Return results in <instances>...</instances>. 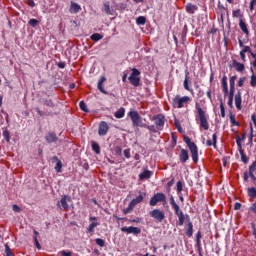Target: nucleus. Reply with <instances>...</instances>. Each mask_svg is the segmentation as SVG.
I'll use <instances>...</instances> for the list:
<instances>
[{
  "label": "nucleus",
  "instance_id": "7c9ffc66",
  "mask_svg": "<svg viewBox=\"0 0 256 256\" xmlns=\"http://www.w3.org/2000/svg\"><path fill=\"white\" fill-rule=\"evenodd\" d=\"M232 17L238 18V19H243V14L241 13V9L233 10L232 11Z\"/></svg>",
  "mask_w": 256,
  "mask_h": 256
},
{
  "label": "nucleus",
  "instance_id": "a878e982",
  "mask_svg": "<svg viewBox=\"0 0 256 256\" xmlns=\"http://www.w3.org/2000/svg\"><path fill=\"white\" fill-rule=\"evenodd\" d=\"M212 140H207L206 141V145L207 147H211V145H213V147H215V149L217 148V133H214L212 136Z\"/></svg>",
  "mask_w": 256,
  "mask_h": 256
},
{
  "label": "nucleus",
  "instance_id": "2eb2a0df",
  "mask_svg": "<svg viewBox=\"0 0 256 256\" xmlns=\"http://www.w3.org/2000/svg\"><path fill=\"white\" fill-rule=\"evenodd\" d=\"M232 67H234L238 73H243L245 71V64L240 63L237 60H232Z\"/></svg>",
  "mask_w": 256,
  "mask_h": 256
},
{
  "label": "nucleus",
  "instance_id": "20e7f679",
  "mask_svg": "<svg viewBox=\"0 0 256 256\" xmlns=\"http://www.w3.org/2000/svg\"><path fill=\"white\" fill-rule=\"evenodd\" d=\"M184 141L187 144V146L189 147L193 163H198L199 162V148H197V144H195V142H192L189 137H185Z\"/></svg>",
  "mask_w": 256,
  "mask_h": 256
},
{
  "label": "nucleus",
  "instance_id": "58836bf2",
  "mask_svg": "<svg viewBox=\"0 0 256 256\" xmlns=\"http://www.w3.org/2000/svg\"><path fill=\"white\" fill-rule=\"evenodd\" d=\"M5 255L6 256H15L13 250L9 247V244H5Z\"/></svg>",
  "mask_w": 256,
  "mask_h": 256
},
{
  "label": "nucleus",
  "instance_id": "de8ad7c7",
  "mask_svg": "<svg viewBox=\"0 0 256 256\" xmlns=\"http://www.w3.org/2000/svg\"><path fill=\"white\" fill-rule=\"evenodd\" d=\"M104 13H105L106 15H111V6H109L108 3H105V4H104Z\"/></svg>",
  "mask_w": 256,
  "mask_h": 256
},
{
  "label": "nucleus",
  "instance_id": "393cba45",
  "mask_svg": "<svg viewBox=\"0 0 256 256\" xmlns=\"http://www.w3.org/2000/svg\"><path fill=\"white\" fill-rule=\"evenodd\" d=\"M184 89L186 91H189L191 93V95H194L195 92L193 91V89H191L189 87V73L187 72L186 75H185V80H184Z\"/></svg>",
  "mask_w": 256,
  "mask_h": 256
},
{
  "label": "nucleus",
  "instance_id": "c85d7f7f",
  "mask_svg": "<svg viewBox=\"0 0 256 256\" xmlns=\"http://www.w3.org/2000/svg\"><path fill=\"white\" fill-rule=\"evenodd\" d=\"M114 117H116V119H123V117H125V108L121 107L118 109L115 112Z\"/></svg>",
  "mask_w": 256,
  "mask_h": 256
},
{
  "label": "nucleus",
  "instance_id": "603ef678",
  "mask_svg": "<svg viewBox=\"0 0 256 256\" xmlns=\"http://www.w3.org/2000/svg\"><path fill=\"white\" fill-rule=\"evenodd\" d=\"M250 85H251V87H256V76H255V74H253L251 76Z\"/></svg>",
  "mask_w": 256,
  "mask_h": 256
},
{
  "label": "nucleus",
  "instance_id": "2f4dec72",
  "mask_svg": "<svg viewBox=\"0 0 256 256\" xmlns=\"http://www.w3.org/2000/svg\"><path fill=\"white\" fill-rule=\"evenodd\" d=\"M239 153L241 155V161L244 162L245 164L249 163V158L245 154V151H243V149H240Z\"/></svg>",
  "mask_w": 256,
  "mask_h": 256
},
{
  "label": "nucleus",
  "instance_id": "69168bd1",
  "mask_svg": "<svg viewBox=\"0 0 256 256\" xmlns=\"http://www.w3.org/2000/svg\"><path fill=\"white\" fill-rule=\"evenodd\" d=\"M3 137L6 139V141H9V131H3Z\"/></svg>",
  "mask_w": 256,
  "mask_h": 256
},
{
  "label": "nucleus",
  "instance_id": "5fc2aeb1",
  "mask_svg": "<svg viewBox=\"0 0 256 256\" xmlns=\"http://www.w3.org/2000/svg\"><path fill=\"white\" fill-rule=\"evenodd\" d=\"M114 151H115L116 155H121L123 149L121 148V146H116L114 148Z\"/></svg>",
  "mask_w": 256,
  "mask_h": 256
},
{
  "label": "nucleus",
  "instance_id": "0eeeda50",
  "mask_svg": "<svg viewBox=\"0 0 256 256\" xmlns=\"http://www.w3.org/2000/svg\"><path fill=\"white\" fill-rule=\"evenodd\" d=\"M128 81L133 87H139L141 85V71L137 68H133L132 73L128 77Z\"/></svg>",
  "mask_w": 256,
  "mask_h": 256
},
{
  "label": "nucleus",
  "instance_id": "e2e57ef3",
  "mask_svg": "<svg viewBox=\"0 0 256 256\" xmlns=\"http://www.w3.org/2000/svg\"><path fill=\"white\" fill-rule=\"evenodd\" d=\"M60 255H62V256H71V255H73V253L67 252V251H65V250H62V251L60 252Z\"/></svg>",
  "mask_w": 256,
  "mask_h": 256
},
{
  "label": "nucleus",
  "instance_id": "49530a36",
  "mask_svg": "<svg viewBox=\"0 0 256 256\" xmlns=\"http://www.w3.org/2000/svg\"><path fill=\"white\" fill-rule=\"evenodd\" d=\"M95 243L96 245H98L99 247H105V240L101 239V238H96L95 239Z\"/></svg>",
  "mask_w": 256,
  "mask_h": 256
},
{
  "label": "nucleus",
  "instance_id": "680f3d73",
  "mask_svg": "<svg viewBox=\"0 0 256 256\" xmlns=\"http://www.w3.org/2000/svg\"><path fill=\"white\" fill-rule=\"evenodd\" d=\"M34 243L37 249H41V244L39 243V240L37 239V236L34 237Z\"/></svg>",
  "mask_w": 256,
  "mask_h": 256
},
{
  "label": "nucleus",
  "instance_id": "79ce46f5",
  "mask_svg": "<svg viewBox=\"0 0 256 256\" xmlns=\"http://www.w3.org/2000/svg\"><path fill=\"white\" fill-rule=\"evenodd\" d=\"M248 195L249 197H252V199H255L256 197V188L252 187L248 189Z\"/></svg>",
  "mask_w": 256,
  "mask_h": 256
},
{
  "label": "nucleus",
  "instance_id": "37998d69",
  "mask_svg": "<svg viewBox=\"0 0 256 256\" xmlns=\"http://www.w3.org/2000/svg\"><path fill=\"white\" fill-rule=\"evenodd\" d=\"M28 25H30V27H37V25H39V20L32 18L28 21Z\"/></svg>",
  "mask_w": 256,
  "mask_h": 256
},
{
  "label": "nucleus",
  "instance_id": "4468645a",
  "mask_svg": "<svg viewBox=\"0 0 256 256\" xmlns=\"http://www.w3.org/2000/svg\"><path fill=\"white\" fill-rule=\"evenodd\" d=\"M109 131V125L107 124V122L102 121L99 124V128H98V134L100 136H105L106 133H108Z\"/></svg>",
  "mask_w": 256,
  "mask_h": 256
},
{
  "label": "nucleus",
  "instance_id": "aec40b11",
  "mask_svg": "<svg viewBox=\"0 0 256 256\" xmlns=\"http://www.w3.org/2000/svg\"><path fill=\"white\" fill-rule=\"evenodd\" d=\"M52 162H56L55 171L57 173H61V169H63V163L61 162V160H59V157L53 156Z\"/></svg>",
  "mask_w": 256,
  "mask_h": 256
},
{
  "label": "nucleus",
  "instance_id": "423d86ee",
  "mask_svg": "<svg viewBox=\"0 0 256 256\" xmlns=\"http://www.w3.org/2000/svg\"><path fill=\"white\" fill-rule=\"evenodd\" d=\"M128 117H130L132 121L133 127H142L144 129H147V124L143 123V118L137 111H130L128 113Z\"/></svg>",
  "mask_w": 256,
  "mask_h": 256
},
{
  "label": "nucleus",
  "instance_id": "b1692460",
  "mask_svg": "<svg viewBox=\"0 0 256 256\" xmlns=\"http://www.w3.org/2000/svg\"><path fill=\"white\" fill-rule=\"evenodd\" d=\"M107 81V78L105 76H101L99 81H98V89L104 94L107 95V92L105 91V88L103 87V83Z\"/></svg>",
  "mask_w": 256,
  "mask_h": 256
},
{
  "label": "nucleus",
  "instance_id": "f03ea898",
  "mask_svg": "<svg viewBox=\"0 0 256 256\" xmlns=\"http://www.w3.org/2000/svg\"><path fill=\"white\" fill-rule=\"evenodd\" d=\"M151 121H154V125H147L146 129L150 131V133H159V131H163L165 127V115L156 114L152 117Z\"/></svg>",
  "mask_w": 256,
  "mask_h": 256
},
{
  "label": "nucleus",
  "instance_id": "13d9d810",
  "mask_svg": "<svg viewBox=\"0 0 256 256\" xmlns=\"http://www.w3.org/2000/svg\"><path fill=\"white\" fill-rule=\"evenodd\" d=\"M142 219L139 217H136L134 219L129 220V223H141Z\"/></svg>",
  "mask_w": 256,
  "mask_h": 256
},
{
  "label": "nucleus",
  "instance_id": "4c0bfd02",
  "mask_svg": "<svg viewBox=\"0 0 256 256\" xmlns=\"http://www.w3.org/2000/svg\"><path fill=\"white\" fill-rule=\"evenodd\" d=\"M136 23L137 25H145V23H147V18H145L144 16H139L136 19Z\"/></svg>",
  "mask_w": 256,
  "mask_h": 256
},
{
  "label": "nucleus",
  "instance_id": "052dcab7",
  "mask_svg": "<svg viewBox=\"0 0 256 256\" xmlns=\"http://www.w3.org/2000/svg\"><path fill=\"white\" fill-rule=\"evenodd\" d=\"M238 43H239V47H241V49H245V47H250V46H245V42L241 39H238Z\"/></svg>",
  "mask_w": 256,
  "mask_h": 256
},
{
  "label": "nucleus",
  "instance_id": "6e6d98bb",
  "mask_svg": "<svg viewBox=\"0 0 256 256\" xmlns=\"http://www.w3.org/2000/svg\"><path fill=\"white\" fill-rule=\"evenodd\" d=\"M12 209L15 213H21V208L17 204H14Z\"/></svg>",
  "mask_w": 256,
  "mask_h": 256
},
{
  "label": "nucleus",
  "instance_id": "bf43d9fd",
  "mask_svg": "<svg viewBox=\"0 0 256 256\" xmlns=\"http://www.w3.org/2000/svg\"><path fill=\"white\" fill-rule=\"evenodd\" d=\"M221 117H225V106L223 103L220 104Z\"/></svg>",
  "mask_w": 256,
  "mask_h": 256
},
{
  "label": "nucleus",
  "instance_id": "3c124183",
  "mask_svg": "<svg viewBox=\"0 0 256 256\" xmlns=\"http://www.w3.org/2000/svg\"><path fill=\"white\" fill-rule=\"evenodd\" d=\"M235 81H237V76L235 75V76H232L231 78H230V87L231 88H235Z\"/></svg>",
  "mask_w": 256,
  "mask_h": 256
},
{
  "label": "nucleus",
  "instance_id": "774afa93",
  "mask_svg": "<svg viewBox=\"0 0 256 256\" xmlns=\"http://www.w3.org/2000/svg\"><path fill=\"white\" fill-rule=\"evenodd\" d=\"M29 7H35V1L34 0H28Z\"/></svg>",
  "mask_w": 256,
  "mask_h": 256
},
{
  "label": "nucleus",
  "instance_id": "09e8293b",
  "mask_svg": "<svg viewBox=\"0 0 256 256\" xmlns=\"http://www.w3.org/2000/svg\"><path fill=\"white\" fill-rule=\"evenodd\" d=\"M245 81H247V77H241L239 80H238V87H243V85H245Z\"/></svg>",
  "mask_w": 256,
  "mask_h": 256
},
{
  "label": "nucleus",
  "instance_id": "4d7b16f0",
  "mask_svg": "<svg viewBox=\"0 0 256 256\" xmlns=\"http://www.w3.org/2000/svg\"><path fill=\"white\" fill-rule=\"evenodd\" d=\"M256 6V0H251L250 2V11H254Z\"/></svg>",
  "mask_w": 256,
  "mask_h": 256
},
{
  "label": "nucleus",
  "instance_id": "f257e3e1",
  "mask_svg": "<svg viewBox=\"0 0 256 256\" xmlns=\"http://www.w3.org/2000/svg\"><path fill=\"white\" fill-rule=\"evenodd\" d=\"M195 109L197 113L196 121L199 128L203 129L204 131H209V114H207V111L201 108V104H199V102L195 103Z\"/></svg>",
  "mask_w": 256,
  "mask_h": 256
},
{
  "label": "nucleus",
  "instance_id": "bb28decb",
  "mask_svg": "<svg viewBox=\"0 0 256 256\" xmlns=\"http://www.w3.org/2000/svg\"><path fill=\"white\" fill-rule=\"evenodd\" d=\"M81 6L75 2H71L70 13H79Z\"/></svg>",
  "mask_w": 256,
  "mask_h": 256
},
{
  "label": "nucleus",
  "instance_id": "c03bdc74",
  "mask_svg": "<svg viewBox=\"0 0 256 256\" xmlns=\"http://www.w3.org/2000/svg\"><path fill=\"white\" fill-rule=\"evenodd\" d=\"M241 141H243L241 136L237 135L236 136V143H237V146H238V151L243 149V145L241 144Z\"/></svg>",
  "mask_w": 256,
  "mask_h": 256
},
{
  "label": "nucleus",
  "instance_id": "473e14b6",
  "mask_svg": "<svg viewBox=\"0 0 256 256\" xmlns=\"http://www.w3.org/2000/svg\"><path fill=\"white\" fill-rule=\"evenodd\" d=\"M95 227H99L98 222H92L87 228V233H93V231H95Z\"/></svg>",
  "mask_w": 256,
  "mask_h": 256
},
{
  "label": "nucleus",
  "instance_id": "1a4fd4ad",
  "mask_svg": "<svg viewBox=\"0 0 256 256\" xmlns=\"http://www.w3.org/2000/svg\"><path fill=\"white\" fill-rule=\"evenodd\" d=\"M157 203H163V205L167 204V196L163 193L155 194L150 200V205L151 207H155Z\"/></svg>",
  "mask_w": 256,
  "mask_h": 256
},
{
  "label": "nucleus",
  "instance_id": "c9c22d12",
  "mask_svg": "<svg viewBox=\"0 0 256 256\" xmlns=\"http://www.w3.org/2000/svg\"><path fill=\"white\" fill-rule=\"evenodd\" d=\"M230 123L234 126V127H239L241 124L235 119V115L230 114Z\"/></svg>",
  "mask_w": 256,
  "mask_h": 256
},
{
  "label": "nucleus",
  "instance_id": "c756f323",
  "mask_svg": "<svg viewBox=\"0 0 256 256\" xmlns=\"http://www.w3.org/2000/svg\"><path fill=\"white\" fill-rule=\"evenodd\" d=\"M91 145L92 151H94L96 155H99L101 153V146H99L95 141H92Z\"/></svg>",
  "mask_w": 256,
  "mask_h": 256
},
{
  "label": "nucleus",
  "instance_id": "f8f14e48",
  "mask_svg": "<svg viewBox=\"0 0 256 256\" xmlns=\"http://www.w3.org/2000/svg\"><path fill=\"white\" fill-rule=\"evenodd\" d=\"M122 233H127L128 235H140L141 233V228L135 227V226H130V227H122L121 228Z\"/></svg>",
  "mask_w": 256,
  "mask_h": 256
},
{
  "label": "nucleus",
  "instance_id": "f3484780",
  "mask_svg": "<svg viewBox=\"0 0 256 256\" xmlns=\"http://www.w3.org/2000/svg\"><path fill=\"white\" fill-rule=\"evenodd\" d=\"M245 53H249L251 55L253 53L251 47H244V49L240 51V59L243 63L247 61V56L245 55Z\"/></svg>",
  "mask_w": 256,
  "mask_h": 256
},
{
  "label": "nucleus",
  "instance_id": "4be33fe9",
  "mask_svg": "<svg viewBox=\"0 0 256 256\" xmlns=\"http://www.w3.org/2000/svg\"><path fill=\"white\" fill-rule=\"evenodd\" d=\"M242 99H241V91H238L237 94L235 95V106L238 111H241L243 107L241 106Z\"/></svg>",
  "mask_w": 256,
  "mask_h": 256
},
{
  "label": "nucleus",
  "instance_id": "dca6fc26",
  "mask_svg": "<svg viewBox=\"0 0 256 256\" xmlns=\"http://www.w3.org/2000/svg\"><path fill=\"white\" fill-rule=\"evenodd\" d=\"M179 159L181 163H187V161H189V151L181 149Z\"/></svg>",
  "mask_w": 256,
  "mask_h": 256
},
{
  "label": "nucleus",
  "instance_id": "5701e85b",
  "mask_svg": "<svg viewBox=\"0 0 256 256\" xmlns=\"http://www.w3.org/2000/svg\"><path fill=\"white\" fill-rule=\"evenodd\" d=\"M186 9V13H189L190 15H193L195 13V11H197V9H199V7H197V5L192 4V3H188L185 6Z\"/></svg>",
  "mask_w": 256,
  "mask_h": 256
},
{
  "label": "nucleus",
  "instance_id": "7ed1b4c3",
  "mask_svg": "<svg viewBox=\"0 0 256 256\" xmlns=\"http://www.w3.org/2000/svg\"><path fill=\"white\" fill-rule=\"evenodd\" d=\"M189 103H191V97L189 96L176 95L172 99L173 109H183L185 107H189Z\"/></svg>",
  "mask_w": 256,
  "mask_h": 256
},
{
  "label": "nucleus",
  "instance_id": "e433bc0d",
  "mask_svg": "<svg viewBox=\"0 0 256 256\" xmlns=\"http://www.w3.org/2000/svg\"><path fill=\"white\" fill-rule=\"evenodd\" d=\"M90 39L92 41H101V39H103V35H101L99 33H94L91 35Z\"/></svg>",
  "mask_w": 256,
  "mask_h": 256
},
{
  "label": "nucleus",
  "instance_id": "ea45409f",
  "mask_svg": "<svg viewBox=\"0 0 256 256\" xmlns=\"http://www.w3.org/2000/svg\"><path fill=\"white\" fill-rule=\"evenodd\" d=\"M79 107L81 111H84V113H89V108H87V104H85V101H81L79 103Z\"/></svg>",
  "mask_w": 256,
  "mask_h": 256
},
{
  "label": "nucleus",
  "instance_id": "412c9836",
  "mask_svg": "<svg viewBox=\"0 0 256 256\" xmlns=\"http://www.w3.org/2000/svg\"><path fill=\"white\" fill-rule=\"evenodd\" d=\"M221 83H222L224 96L227 97V95H229V86L227 85V76L222 77Z\"/></svg>",
  "mask_w": 256,
  "mask_h": 256
},
{
  "label": "nucleus",
  "instance_id": "0e129e2a",
  "mask_svg": "<svg viewBox=\"0 0 256 256\" xmlns=\"http://www.w3.org/2000/svg\"><path fill=\"white\" fill-rule=\"evenodd\" d=\"M228 93H229V98H233L235 95V88L230 87V91Z\"/></svg>",
  "mask_w": 256,
  "mask_h": 256
},
{
  "label": "nucleus",
  "instance_id": "a211bd4d",
  "mask_svg": "<svg viewBox=\"0 0 256 256\" xmlns=\"http://www.w3.org/2000/svg\"><path fill=\"white\" fill-rule=\"evenodd\" d=\"M153 176V172L150 170H143V172H141L139 174V180L140 181H145V179H151V177Z\"/></svg>",
  "mask_w": 256,
  "mask_h": 256
},
{
  "label": "nucleus",
  "instance_id": "338daca9",
  "mask_svg": "<svg viewBox=\"0 0 256 256\" xmlns=\"http://www.w3.org/2000/svg\"><path fill=\"white\" fill-rule=\"evenodd\" d=\"M228 107L233 109V98H229V100H228Z\"/></svg>",
  "mask_w": 256,
  "mask_h": 256
},
{
  "label": "nucleus",
  "instance_id": "9b49d317",
  "mask_svg": "<svg viewBox=\"0 0 256 256\" xmlns=\"http://www.w3.org/2000/svg\"><path fill=\"white\" fill-rule=\"evenodd\" d=\"M150 217L155 219L158 223H162L165 220V212L159 209H154L149 212Z\"/></svg>",
  "mask_w": 256,
  "mask_h": 256
},
{
  "label": "nucleus",
  "instance_id": "6ab92c4d",
  "mask_svg": "<svg viewBox=\"0 0 256 256\" xmlns=\"http://www.w3.org/2000/svg\"><path fill=\"white\" fill-rule=\"evenodd\" d=\"M45 139H46L47 143H55L59 140V138L57 137V134H55V132H49L45 136Z\"/></svg>",
  "mask_w": 256,
  "mask_h": 256
},
{
  "label": "nucleus",
  "instance_id": "9d476101",
  "mask_svg": "<svg viewBox=\"0 0 256 256\" xmlns=\"http://www.w3.org/2000/svg\"><path fill=\"white\" fill-rule=\"evenodd\" d=\"M68 203H71V196L64 195L61 197L60 201L57 202V207H59L61 211H69Z\"/></svg>",
  "mask_w": 256,
  "mask_h": 256
},
{
  "label": "nucleus",
  "instance_id": "a18cd8bd",
  "mask_svg": "<svg viewBox=\"0 0 256 256\" xmlns=\"http://www.w3.org/2000/svg\"><path fill=\"white\" fill-rule=\"evenodd\" d=\"M44 105H45L46 107H50V108L55 107V104L53 103V100H51V99H46V100L44 101Z\"/></svg>",
  "mask_w": 256,
  "mask_h": 256
},
{
  "label": "nucleus",
  "instance_id": "8fccbe9b",
  "mask_svg": "<svg viewBox=\"0 0 256 256\" xmlns=\"http://www.w3.org/2000/svg\"><path fill=\"white\" fill-rule=\"evenodd\" d=\"M176 187H177V193H181V191H183V182L178 181Z\"/></svg>",
  "mask_w": 256,
  "mask_h": 256
},
{
  "label": "nucleus",
  "instance_id": "a19ab883",
  "mask_svg": "<svg viewBox=\"0 0 256 256\" xmlns=\"http://www.w3.org/2000/svg\"><path fill=\"white\" fill-rule=\"evenodd\" d=\"M170 205L173 210L179 208V204H177V202H175V198L173 196L170 197Z\"/></svg>",
  "mask_w": 256,
  "mask_h": 256
},
{
  "label": "nucleus",
  "instance_id": "864d4df0",
  "mask_svg": "<svg viewBox=\"0 0 256 256\" xmlns=\"http://www.w3.org/2000/svg\"><path fill=\"white\" fill-rule=\"evenodd\" d=\"M124 156L126 157V159H130L131 158V150L130 149H125L124 150Z\"/></svg>",
  "mask_w": 256,
  "mask_h": 256
},
{
  "label": "nucleus",
  "instance_id": "6e6552de",
  "mask_svg": "<svg viewBox=\"0 0 256 256\" xmlns=\"http://www.w3.org/2000/svg\"><path fill=\"white\" fill-rule=\"evenodd\" d=\"M175 215L178 217V221L176 222V224L179 227H183V225L185 224V221H189V215L183 213V210H181V208L178 206V208L174 209Z\"/></svg>",
  "mask_w": 256,
  "mask_h": 256
},
{
  "label": "nucleus",
  "instance_id": "f704fd0d",
  "mask_svg": "<svg viewBox=\"0 0 256 256\" xmlns=\"http://www.w3.org/2000/svg\"><path fill=\"white\" fill-rule=\"evenodd\" d=\"M256 175V162H253L249 167V176Z\"/></svg>",
  "mask_w": 256,
  "mask_h": 256
},
{
  "label": "nucleus",
  "instance_id": "72a5a7b5",
  "mask_svg": "<svg viewBox=\"0 0 256 256\" xmlns=\"http://www.w3.org/2000/svg\"><path fill=\"white\" fill-rule=\"evenodd\" d=\"M203 235H201V231L197 232L196 235V245L198 247V249H201V239H202Z\"/></svg>",
  "mask_w": 256,
  "mask_h": 256
},
{
  "label": "nucleus",
  "instance_id": "cd10ccee",
  "mask_svg": "<svg viewBox=\"0 0 256 256\" xmlns=\"http://www.w3.org/2000/svg\"><path fill=\"white\" fill-rule=\"evenodd\" d=\"M186 236L193 237V222L188 221L187 229H186Z\"/></svg>",
  "mask_w": 256,
  "mask_h": 256
},
{
  "label": "nucleus",
  "instance_id": "39448f33",
  "mask_svg": "<svg viewBox=\"0 0 256 256\" xmlns=\"http://www.w3.org/2000/svg\"><path fill=\"white\" fill-rule=\"evenodd\" d=\"M146 196V193L140 192V194L129 203L128 207L122 210L123 214L128 215V213H131V211L135 209L136 205H139V203H143V200Z\"/></svg>",
  "mask_w": 256,
  "mask_h": 256
},
{
  "label": "nucleus",
  "instance_id": "ddd939ff",
  "mask_svg": "<svg viewBox=\"0 0 256 256\" xmlns=\"http://www.w3.org/2000/svg\"><path fill=\"white\" fill-rule=\"evenodd\" d=\"M239 27L243 34H245L246 38H249V35H251V32L249 31V24L245 22L243 19H239Z\"/></svg>",
  "mask_w": 256,
  "mask_h": 256
}]
</instances>
